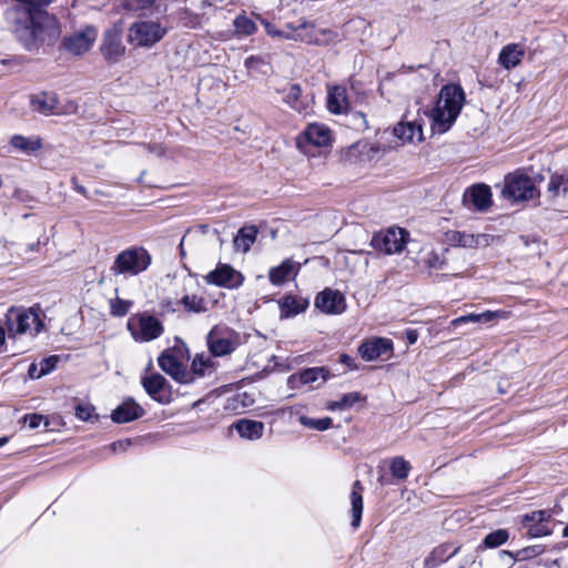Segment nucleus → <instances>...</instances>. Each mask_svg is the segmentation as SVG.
I'll list each match as a JSON object with an SVG mask.
<instances>
[{"label":"nucleus","mask_w":568,"mask_h":568,"mask_svg":"<svg viewBox=\"0 0 568 568\" xmlns=\"http://www.w3.org/2000/svg\"><path fill=\"white\" fill-rule=\"evenodd\" d=\"M447 240L453 247L446 250V254L453 257L457 263L464 262V266L466 265L464 248H475L479 244V236L459 231L447 233Z\"/></svg>","instance_id":"obj_14"},{"label":"nucleus","mask_w":568,"mask_h":568,"mask_svg":"<svg viewBox=\"0 0 568 568\" xmlns=\"http://www.w3.org/2000/svg\"><path fill=\"white\" fill-rule=\"evenodd\" d=\"M298 420L303 426L321 432L331 428L333 424V419L331 417L315 419L302 415L300 416Z\"/></svg>","instance_id":"obj_45"},{"label":"nucleus","mask_w":568,"mask_h":568,"mask_svg":"<svg viewBox=\"0 0 568 568\" xmlns=\"http://www.w3.org/2000/svg\"><path fill=\"white\" fill-rule=\"evenodd\" d=\"M331 377V373L326 367H311L292 374L287 384L291 388H298L303 385H310L311 388H317Z\"/></svg>","instance_id":"obj_13"},{"label":"nucleus","mask_w":568,"mask_h":568,"mask_svg":"<svg viewBox=\"0 0 568 568\" xmlns=\"http://www.w3.org/2000/svg\"><path fill=\"white\" fill-rule=\"evenodd\" d=\"M541 551L542 550L540 549V547L535 546V547L523 548V549L518 550L515 556L510 551H507V550H503L500 554L503 556H508L511 559L513 558L527 559L529 557H534V556L541 554Z\"/></svg>","instance_id":"obj_49"},{"label":"nucleus","mask_w":568,"mask_h":568,"mask_svg":"<svg viewBox=\"0 0 568 568\" xmlns=\"http://www.w3.org/2000/svg\"><path fill=\"white\" fill-rule=\"evenodd\" d=\"M162 354H169L184 363L190 356L187 345L180 338L175 339V345L173 347L165 349Z\"/></svg>","instance_id":"obj_48"},{"label":"nucleus","mask_w":568,"mask_h":568,"mask_svg":"<svg viewBox=\"0 0 568 568\" xmlns=\"http://www.w3.org/2000/svg\"><path fill=\"white\" fill-rule=\"evenodd\" d=\"M215 371V363L211 356L204 354H197L191 365L189 372L192 373L193 381L195 377L211 376Z\"/></svg>","instance_id":"obj_34"},{"label":"nucleus","mask_w":568,"mask_h":568,"mask_svg":"<svg viewBox=\"0 0 568 568\" xmlns=\"http://www.w3.org/2000/svg\"><path fill=\"white\" fill-rule=\"evenodd\" d=\"M266 31L270 36L290 39L294 41H302L310 44H320L321 40L318 37L310 36L307 33H291L283 29H277L275 26L270 23L266 24Z\"/></svg>","instance_id":"obj_35"},{"label":"nucleus","mask_w":568,"mask_h":568,"mask_svg":"<svg viewBox=\"0 0 568 568\" xmlns=\"http://www.w3.org/2000/svg\"><path fill=\"white\" fill-rule=\"evenodd\" d=\"M326 408L328 410H343L341 407L339 399L338 400H331L327 403Z\"/></svg>","instance_id":"obj_58"},{"label":"nucleus","mask_w":568,"mask_h":568,"mask_svg":"<svg viewBox=\"0 0 568 568\" xmlns=\"http://www.w3.org/2000/svg\"><path fill=\"white\" fill-rule=\"evenodd\" d=\"M464 197L479 211H486L491 204V192L485 184L474 185L465 193Z\"/></svg>","instance_id":"obj_29"},{"label":"nucleus","mask_w":568,"mask_h":568,"mask_svg":"<svg viewBox=\"0 0 568 568\" xmlns=\"http://www.w3.org/2000/svg\"><path fill=\"white\" fill-rule=\"evenodd\" d=\"M8 443V437H1L0 438V447H2L3 445H6Z\"/></svg>","instance_id":"obj_63"},{"label":"nucleus","mask_w":568,"mask_h":568,"mask_svg":"<svg viewBox=\"0 0 568 568\" xmlns=\"http://www.w3.org/2000/svg\"><path fill=\"white\" fill-rule=\"evenodd\" d=\"M212 356L231 354L237 346V335L227 327L214 326L206 337Z\"/></svg>","instance_id":"obj_8"},{"label":"nucleus","mask_w":568,"mask_h":568,"mask_svg":"<svg viewBox=\"0 0 568 568\" xmlns=\"http://www.w3.org/2000/svg\"><path fill=\"white\" fill-rule=\"evenodd\" d=\"M353 149L366 155L368 161L378 159L385 152V148L381 143L358 142Z\"/></svg>","instance_id":"obj_41"},{"label":"nucleus","mask_w":568,"mask_h":568,"mask_svg":"<svg viewBox=\"0 0 568 568\" xmlns=\"http://www.w3.org/2000/svg\"><path fill=\"white\" fill-rule=\"evenodd\" d=\"M509 534L506 529H497L489 532L483 540V544L487 548H496L507 541Z\"/></svg>","instance_id":"obj_46"},{"label":"nucleus","mask_w":568,"mask_h":568,"mask_svg":"<svg viewBox=\"0 0 568 568\" xmlns=\"http://www.w3.org/2000/svg\"><path fill=\"white\" fill-rule=\"evenodd\" d=\"M465 102V93L458 84H446L442 88L436 105L432 110L433 129L438 133L446 132L459 115Z\"/></svg>","instance_id":"obj_2"},{"label":"nucleus","mask_w":568,"mask_h":568,"mask_svg":"<svg viewBox=\"0 0 568 568\" xmlns=\"http://www.w3.org/2000/svg\"><path fill=\"white\" fill-rule=\"evenodd\" d=\"M363 486L359 480L353 484L351 493V505H352V526L357 529L361 525L363 514Z\"/></svg>","instance_id":"obj_33"},{"label":"nucleus","mask_w":568,"mask_h":568,"mask_svg":"<svg viewBox=\"0 0 568 568\" xmlns=\"http://www.w3.org/2000/svg\"><path fill=\"white\" fill-rule=\"evenodd\" d=\"M393 352V342L384 337H372L364 341L359 347L358 353L366 362H372L384 355H390Z\"/></svg>","instance_id":"obj_18"},{"label":"nucleus","mask_w":568,"mask_h":568,"mask_svg":"<svg viewBox=\"0 0 568 568\" xmlns=\"http://www.w3.org/2000/svg\"><path fill=\"white\" fill-rule=\"evenodd\" d=\"M4 328L0 325V347L4 345L6 342V333Z\"/></svg>","instance_id":"obj_61"},{"label":"nucleus","mask_w":568,"mask_h":568,"mask_svg":"<svg viewBox=\"0 0 568 568\" xmlns=\"http://www.w3.org/2000/svg\"><path fill=\"white\" fill-rule=\"evenodd\" d=\"M390 473L397 479H406L408 477L410 465L403 457L397 456L390 460Z\"/></svg>","instance_id":"obj_43"},{"label":"nucleus","mask_w":568,"mask_h":568,"mask_svg":"<svg viewBox=\"0 0 568 568\" xmlns=\"http://www.w3.org/2000/svg\"><path fill=\"white\" fill-rule=\"evenodd\" d=\"M332 142L331 130L320 123H312L300 134L296 140L297 148L303 152H307L308 146L324 148L328 146Z\"/></svg>","instance_id":"obj_11"},{"label":"nucleus","mask_w":568,"mask_h":568,"mask_svg":"<svg viewBox=\"0 0 568 568\" xmlns=\"http://www.w3.org/2000/svg\"><path fill=\"white\" fill-rule=\"evenodd\" d=\"M564 537H568V524L566 525V527L564 528V532H562Z\"/></svg>","instance_id":"obj_64"},{"label":"nucleus","mask_w":568,"mask_h":568,"mask_svg":"<svg viewBox=\"0 0 568 568\" xmlns=\"http://www.w3.org/2000/svg\"><path fill=\"white\" fill-rule=\"evenodd\" d=\"M551 513L549 510H536L520 517V523L526 534L531 538L545 537L551 534Z\"/></svg>","instance_id":"obj_12"},{"label":"nucleus","mask_w":568,"mask_h":568,"mask_svg":"<svg viewBox=\"0 0 568 568\" xmlns=\"http://www.w3.org/2000/svg\"><path fill=\"white\" fill-rule=\"evenodd\" d=\"M4 325L8 338L22 334L36 336L43 328L39 308L23 306H11L6 314Z\"/></svg>","instance_id":"obj_3"},{"label":"nucleus","mask_w":568,"mask_h":568,"mask_svg":"<svg viewBox=\"0 0 568 568\" xmlns=\"http://www.w3.org/2000/svg\"><path fill=\"white\" fill-rule=\"evenodd\" d=\"M282 29L291 33H307L310 36L318 37L314 24L308 23L304 19H300L296 23L287 22Z\"/></svg>","instance_id":"obj_44"},{"label":"nucleus","mask_w":568,"mask_h":568,"mask_svg":"<svg viewBox=\"0 0 568 568\" xmlns=\"http://www.w3.org/2000/svg\"><path fill=\"white\" fill-rule=\"evenodd\" d=\"M23 420L28 423L29 428L36 429L44 422V416L40 414H27L23 416Z\"/></svg>","instance_id":"obj_52"},{"label":"nucleus","mask_w":568,"mask_h":568,"mask_svg":"<svg viewBox=\"0 0 568 568\" xmlns=\"http://www.w3.org/2000/svg\"><path fill=\"white\" fill-rule=\"evenodd\" d=\"M94 407L90 404H78L75 407V416L83 420L89 422L93 416Z\"/></svg>","instance_id":"obj_50"},{"label":"nucleus","mask_w":568,"mask_h":568,"mask_svg":"<svg viewBox=\"0 0 568 568\" xmlns=\"http://www.w3.org/2000/svg\"><path fill=\"white\" fill-rule=\"evenodd\" d=\"M72 184H73V187H74V190H75L77 192H79V193H81V194H83V195H87V194H88L87 189H85L84 186L79 185V184L77 183V179H74V178L72 179Z\"/></svg>","instance_id":"obj_59"},{"label":"nucleus","mask_w":568,"mask_h":568,"mask_svg":"<svg viewBox=\"0 0 568 568\" xmlns=\"http://www.w3.org/2000/svg\"><path fill=\"white\" fill-rule=\"evenodd\" d=\"M122 37V29L118 26L105 30L102 36L100 52L109 64L119 62L125 54L126 49L123 44Z\"/></svg>","instance_id":"obj_9"},{"label":"nucleus","mask_w":568,"mask_h":568,"mask_svg":"<svg viewBox=\"0 0 568 568\" xmlns=\"http://www.w3.org/2000/svg\"><path fill=\"white\" fill-rule=\"evenodd\" d=\"M339 362L342 364H344L346 367H348L349 369H356L357 366L355 364V359L347 355V354H342L341 357H339Z\"/></svg>","instance_id":"obj_56"},{"label":"nucleus","mask_w":568,"mask_h":568,"mask_svg":"<svg viewBox=\"0 0 568 568\" xmlns=\"http://www.w3.org/2000/svg\"><path fill=\"white\" fill-rule=\"evenodd\" d=\"M298 271L300 264L291 258H286L278 266L270 268L268 280L273 285L280 286L286 283L291 277H295Z\"/></svg>","instance_id":"obj_24"},{"label":"nucleus","mask_w":568,"mask_h":568,"mask_svg":"<svg viewBox=\"0 0 568 568\" xmlns=\"http://www.w3.org/2000/svg\"><path fill=\"white\" fill-rule=\"evenodd\" d=\"M315 307L325 314H342L346 310V300L339 291L325 288L316 295Z\"/></svg>","instance_id":"obj_16"},{"label":"nucleus","mask_w":568,"mask_h":568,"mask_svg":"<svg viewBox=\"0 0 568 568\" xmlns=\"http://www.w3.org/2000/svg\"><path fill=\"white\" fill-rule=\"evenodd\" d=\"M168 30L159 20L140 19L129 28L128 40L139 48H152L160 42Z\"/></svg>","instance_id":"obj_5"},{"label":"nucleus","mask_w":568,"mask_h":568,"mask_svg":"<svg viewBox=\"0 0 568 568\" xmlns=\"http://www.w3.org/2000/svg\"><path fill=\"white\" fill-rule=\"evenodd\" d=\"M20 4L10 13L13 32L23 47L32 51L47 38L59 34L57 19L45 8L53 0H17Z\"/></svg>","instance_id":"obj_1"},{"label":"nucleus","mask_w":568,"mask_h":568,"mask_svg":"<svg viewBox=\"0 0 568 568\" xmlns=\"http://www.w3.org/2000/svg\"><path fill=\"white\" fill-rule=\"evenodd\" d=\"M525 55V50L517 43L505 45L498 57L499 63L507 70L517 67Z\"/></svg>","instance_id":"obj_30"},{"label":"nucleus","mask_w":568,"mask_h":568,"mask_svg":"<svg viewBox=\"0 0 568 568\" xmlns=\"http://www.w3.org/2000/svg\"><path fill=\"white\" fill-rule=\"evenodd\" d=\"M10 144L27 154L39 151L42 148L40 138H26L23 135H13L10 140Z\"/></svg>","instance_id":"obj_38"},{"label":"nucleus","mask_w":568,"mask_h":568,"mask_svg":"<svg viewBox=\"0 0 568 568\" xmlns=\"http://www.w3.org/2000/svg\"><path fill=\"white\" fill-rule=\"evenodd\" d=\"M144 415V409L132 398H128L111 414V419L116 424L133 422Z\"/></svg>","instance_id":"obj_23"},{"label":"nucleus","mask_w":568,"mask_h":568,"mask_svg":"<svg viewBox=\"0 0 568 568\" xmlns=\"http://www.w3.org/2000/svg\"><path fill=\"white\" fill-rule=\"evenodd\" d=\"M97 37V28L93 26H85L72 34L64 37L62 45L70 54L82 55L91 49Z\"/></svg>","instance_id":"obj_10"},{"label":"nucleus","mask_w":568,"mask_h":568,"mask_svg":"<svg viewBox=\"0 0 568 568\" xmlns=\"http://www.w3.org/2000/svg\"><path fill=\"white\" fill-rule=\"evenodd\" d=\"M142 385L152 399L160 404L171 403V386L161 374L153 373L143 377Z\"/></svg>","instance_id":"obj_15"},{"label":"nucleus","mask_w":568,"mask_h":568,"mask_svg":"<svg viewBox=\"0 0 568 568\" xmlns=\"http://www.w3.org/2000/svg\"><path fill=\"white\" fill-rule=\"evenodd\" d=\"M496 316L497 313L490 311L484 312L481 314H468L453 320L452 325L456 327L465 323H487L493 321Z\"/></svg>","instance_id":"obj_42"},{"label":"nucleus","mask_w":568,"mask_h":568,"mask_svg":"<svg viewBox=\"0 0 568 568\" xmlns=\"http://www.w3.org/2000/svg\"><path fill=\"white\" fill-rule=\"evenodd\" d=\"M28 375L30 376V378L32 379H36V378H40L41 376H43V371L40 369V366L36 363H32L30 366H29V369H28Z\"/></svg>","instance_id":"obj_55"},{"label":"nucleus","mask_w":568,"mask_h":568,"mask_svg":"<svg viewBox=\"0 0 568 568\" xmlns=\"http://www.w3.org/2000/svg\"><path fill=\"white\" fill-rule=\"evenodd\" d=\"M261 62V59L260 58H256V57H248L246 60H245V67L251 69V68H254L256 67V64Z\"/></svg>","instance_id":"obj_57"},{"label":"nucleus","mask_w":568,"mask_h":568,"mask_svg":"<svg viewBox=\"0 0 568 568\" xmlns=\"http://www.w3.org/2000/svg\"><path fill=\"white\" fill-rule=\"evenodd\" d=\"M58 362L57 356H50L48 358H44L40 362L39 366L40 369L43 371V375L49 374L54 367Z\"/></svg>","instance_id":"obj_53"},{"label":"nucleus","mask_w":568,"mask_h":568,"mask_svg":"<svg viewBox=\"0 0 568 568\" xmlns=\"http://www.w3.org/2000/svg\"><path fill=\"white\" fill-rule=\"evenodd\" d=\"M123 445H124L123 443L116 442V443L111 444V448L113 450H116L118 447H122Z\"/></svg>","instance_id":"obj_62"},{"label":"nucleus","mask_w":568,"mask_h":568,"mask_svg":"<svg viewBox=\"0 0 568 568\" xmlns=\"http://www.w3.org/2000/svg\"><path fill=\"white\" fill-rule=\"evenodd\" d=\"M239 435L243 438L254 440L263 436L264 424L257 420L240 419L234 425Z\"/></svg>","instance_id":"obj_31"},{"label":"nucleus","mask_w":568,"mask_h":568,"mask_svg":"<svg viewBox=\"0 0 568 568\" xmlns=\"http://www.w3.org/2000/svg\"><path fill=\"white\" fill-rule=\"evenodd\" d=\"M152 261L150 253L140 246L129 247L120 252L110 267L113 276H136L148 270Z\"/></svg>","instance_id":"obj_4"},{"label":"nucleus","mask_w":568,"mask_h":568,"mask_svg":"<svg viewBox=\"0 0 568 568\" xmlns=\"http://www.w3.org/2000/svg\"><path fill=\"white\" fill-rule=\"evenodd\" d=\"M209 284L224 287H237L242 284L243 277L240 272L235 271L227 264H221L211 271L206 277Z\"/></svg>","instance_id":"obj_19"},{"label":"nucleus","mask_w":568,"mask_h":568,"mask_svg":"<svg viewBox=\"0 0 568 568\" xmlns=\"http://www.w3.org/2000/svg\"><path fill=\"white\" fill-rule=\"evenodd\" d=\"M452 545L443 544L433 549V551L425 558V566L428 568H436L445 562L459 551V547L450 550Z\"/></svg>","instance_id":"obj_32"},{"label":"nucleus","mask_w":568,"mask_h":568,"mask_svg":"<svg viewBox=\"0 0 568 568\" xmlns=\"http://www.w3.org/2000/svg\"><path fill=\"white\" fill-rule=\"evenodd\" d=\"M163 333L162 323L149 314H141L139 316V332L132 333L135 341L150 342L160 337Z\"/></svg>","instance_id":"obj_20"},{"label":"nucleus","mask_w":568,"mask_h":568,"mask_svg":"<svg viewBox=\"0 0 568 568\" xmlns=\"http://www.w3.org/2000/svg\"><path fill=\"white\" fill-rule=\"evenodd\" d=\"M409 233L402 227H389L384 232L374 234L371 244L385 254L400 253L408 240Z\"/></svg>","instance_id":"obj_7"},{"label":"nucleus","mask_w":568,"mask_h":568,"mask_svg":"<svg viewBox=\"0 0 568 568\" xmlns=\"http://www.w3.org/2000/svg\"><path fill=\"white\" fill-rule=\"evenodd\" d=\"M133 302L128 300H122L119 297L110 300V310L113 316L122 317L125 316L130 308L132 307Z\"/></svg>","instance_id":"obj_47"},{"label":"nucleus","mask_w":568,"mask_h":568,"mask_svg":"<svg viewBox=\"0 0 568 568\" xmlns=\"http://www.w3.org/2000/svg\"><path fill=\"white\" fill-rule=\"evenodd\" d=\"M353 118H354L355 125L357 126V129L366 130L368 128V122H367L364 113L355 112L353 114Z\"/></svg>","instance_id":"obj_54"},{"label":"nucleus","mask_w":568,"mask_h":568,"mask_svg":"<svg viewBox=\"0 0 568 568\" xmlns=\"http://www.w3.org/2000/svg\"><path fill=\"white\" fill-rule=\"evenodd\" d=\"M257 235V229L254 225L244 226L240 229L237 235L234 237V246L236 250L246 253L252 244L255 242Z\"/></svg>","instance_id":"obj_36"},{"label":"nucleus","mask_w":568,"mask_h":568,"mask_svg":"<svg viewBox=\"0 0 568 568\" xmlns=\"http://www.w3.org/2000/svg\"><path fill=\"white\" fill-rule=\"evenodd\" d=\"M327 109L331 113L342 114L348 109V99L346 88L343 85H333L327 90Z\"/></svg>","instance_id":"obj_28"},{"label":"nucleus","mask_w":568,"mask_h":568,"mask_svg":"<svg viewBox=\"0 0 568 568\" xmlns=\"http://www.w3.org/2000/svg\"><path fill=\"white\" fill-rule=\"evenodd\" d=\"M160 368L181 384L193 383L192 373L189 372L184 362L176 359L169 354H161L158 358Z\"/></svg>","instance_id":"obj_17"},{"label":"nucleus","mask_w":568,"mask_h":568,"mask_svg":"<svg viewBox=\"0 0 568 568\" xmlns=\"http://www.w3.org/2000/svg\"><path fill=\"white\" fill-rule=\"evenodd\" d=\"M407 339L410 344H414L417 341V333L415 331H408Z\"/></svg>","instance_id":"obj_60"},{"label":"nucleus","mask_w":568,"mask_h":568,"mask_svg":"<svg viewBox=\"0 0 568 568\" xmlns=\"http://www.w3.org/2000/svg\"><path fill=\"white\" fill-rule=\"evenodd\" d=\"M283 102L291 109L298 113H307L311 106V99L302 94V89L298 84H290L282 90Z\"/></svg>","instance_id":"obj_22"},{"label":"nucleus","mask_w":568,"mask_h":568,"mask_svg":"<svg viewBox=\"0 0 568 568\" xmlns=\"http://www.w3.org/2000/svg\"><path fill=\"white\" fill-rule=\"evenodd\" d=\"M359 399H361V394L357 392H351V393L344 394L339 399L341 407H342V409H348L353 405H355L357 402H359Z\"/></svg>","instance_id":"obj_51"},{"label":"nucleus","mask_w":568,"mask_h":568,"mask_svg":"<svg viewBox=\"0 0 568 568\" xmlns=\"http://www.w3.org/2000/svg\"><path fill=\"white\" fill-rule=\"evenodd\" d=\"M32 110L43 115L59 113L58 97L53 92H40L31 97Z\"/></svg>","instance_id":"obj_27"},{"label":"nucleus","mask_w":568,"mask_h":568,"mask_svg":"<svg viewBox=\"0 0 568 568\" xmlns=\"http://www.w3.org/2000/svg\"><path fill=\"white\" fill-rule=\"evenodd\" d=\"M310 301L305 297L286 294L278 301L281 317H293L306 311Z\"/></svg>","instance_id":"obj_25"},{"label":"nucleus","mask_w":568,"mask_h":568,"mask_svg":"<svg viewBox=\"0 0 568 568\" xmlns=\"http://www.w3.org/2000/svg\"><path fill=\"white\" fill-rule=\"evenodd\" d=\"M547 191L551 199L565 197L568 193V174H551Z\"/></svg>","instance_id":"obj_37"},{"label":"nucleus","mask_w":568,"mask_h":568,"mask_svg":"<svg viewBox=\"0 0 568 568\" xmlns=\"http://www.w3.org/2000/svg\"><path fill=\"white\" fill-rule=\"evenodd\" d=\"M394 135L403 143L423 140V129L416 121L403 120L394 126Z\"/></svg>","instance_id":"obj_26"},{"label":"nucleus","mask_w":568,"mask_h":568,"mask_svg":"<svg viewBox=\"0 0 568 568\" xmlns=\"http://www.w3.org/2000/svg\"><path fill=\"white\" fill-rule=\"evenodd\" d=\"M233 26L235 29V33L240 37L251 36L257 29L254 20H252L245 14L237 16L233 21Z\"/></svg>","instance_id":"obj_39"},{"label":"nucleus","mask_w":568,"mask_h":568,"mask_svg":"<svg viewBox=\"0 0 568 568\" xmlns=\"http://www.w3.org/2000/svg\"><path fill=\"white\" fill-rule=\"evenodd\" d=\"M425 265L430 270H446L456 276L464 272V262L457 263L453 257L446 254L442 257L437 252L430 251L424 258Z\"/></svg>","instance_id":"obj_21"},{"label":"nucleus","mask_w":568,"mask_h":568,"mask_svg":"<svg viewBox=\"0 0 568 568\" xmlns=\"http://www.w3.org/2000/svg\"><path fill=\"white\" fill-rule=\"evenodd\" d=\"M501 194L513 202H526L537 197L539 191L530 176L517 170L505 176Z\"/></svg>","instance_id":"obj_6"},{"label":"nucleus","mask_w":568,"mask_h":568,"mask_svg":"<svg viewBox=\"0 0 568 568\" xmlns=\"http://www.w3.org/2000/svg\"><path fill=\"white\" fill-rule=\"evenodd\" d=\"M180 303L183 305L186 312L192 313H204L206 312L205 300L202 296L195 294H185L182 296Z\"/></svg>","instance_id":"obj_40"}]
</instances>
